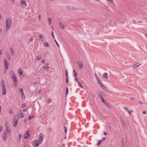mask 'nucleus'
Masks as SVG:
<instances>
[{
    "label": "nucleus",
    "instance_id": "51",
    "mask_svg": "<svg viewBox=\"0 0 147 147\" xmlns=\"http://www.w3.org/2000/svg\"><path fill=\"white\" fill-rule=\"evenodd\" d=\"M51 100L50 99H48L47 100V102L48 103H50L51 102Z\"/></svg>",
    "mask_w": 147,
    "mask_h": 147
},
{
    "label": "nucleus",
    "instance_id": "54",
    "mask_svg": "<svg viewBox=\"0 0 147 147\" xmlns=\"http://www.w3.org/2000/svg\"><path fill=\"white\" fill-rule=\"evenodd\" d=\"M106 138L105 137H103L102 138V140L104 141L106 139Z\"/></svg>",
    "mask_w": 147,
    "mask_h": 147
},
{
    "label": "nucleus",
    "instance_id": "49",
    "mask_svg": "<svg viewBox=\"0 0 147 147\" xmlns=\"http://www.w3.org/2000/svg\"><path fill=\"white\" fill-rule=\"evenodd\" d=\"M26 106V105L25 104H23L22 105V108H24Z\"/></svg>",
    "mask_w": 147,
    "mask_h": 147
},
{
    "label": "nucleus",
    "instance_id": "56",
    "mask_svg": "<svg viewBox=\"0 0 147 147\" xmlns=\"http://www.w3.org/2000/svg\"><path fill=\"white\" fill-rule=\"evenodd\" d=\"M45 60L44 59H43L41 61V62L42 63H45Z\"/></svg>",
    "mask_w": 147,
    "mask_h": 147
},
{
    "label": "nucleus",
    "instance_id": "62",
    "mask_svg": "<svg viewBox=\"0 0 147 147\" xmlns=\"http://www.w3.org/2000/svg\"><path fill=\"white\" fill-rule=\"evenodd\" d=\"M104 134L105 135H106L107 134V133L106 132H104Z\"/></svg>",
    "mask_w": 147,
    "mask_h": 147
},
{
    "label": "nucleus",
    "instance_id": "63",
    "mask_svg": "<svg viewBox=\"0 0 147 147\" xmlns=\"http://www.w3.org/2000/svg\"><path fill=\"white\" fill-rule=\"evenodd\" d=\"M2 54V52L1 50H0V55Z\"/></svg>",
    "mask_w": 147,
    "mask_h": 147
},
{
    "label": "nucleus",
    "instance_id": "21",
    "mask_svg": "<svg viewBox=\"0 0 147 147\" xmlns=\"http://www.w3.org/2000/svg\"><path fill=\"white\" fill-rule=\"evenodd\" d=\"M6 129L7 131H8L9 132V134H11V129L9 128L7 126L6 127Z\"/></svg>",
    "mask_w": 147,
    "mask_h": 147
},
{
    "label": "nucleus",
    "instance_id": "27",
    "mask_svg": "<svg viewBox=\"0 0 147 147\" xmlns=\"http://www.w3.org/2000/svg\"><path fill=\"white\" fill-rule=\"evenodd\" d=\"M10 74L11 75V76H14L15 75V74L13 71H11L10 72Z\"/></svg>",
    "mask_w": 147,
    "mask_h": 147
},
{
    "label": "nucleus",
    "instance_id": "33",
    "mask_svg": "<svg viewBox=\"0 0 147 147\" xmlns=\"http://www.w3.org/2000/svg\"><path fill=\"white\" fill-rule=\"evenodd\" d=\"M74 80L77 83L79 82L78 79L77 78H75Z\"/></svg>",
    "mask_w": 147,
    "mask_h": 147
},
{
    "label": "nucleus",
    "instance_id": "36",
    "mask_svg": "<svg viewBox=\"0 0 147 147\" xmlns=\"http://www.w3.org/2000/svg\"><path fill=\"white\" fill-rule=\"evenodd\" d=\"M34 115H32V116L31 115H30L29 116V118H28V119L29 120H30L33 117Z\"/></svg>",
    "mask_w": 147,
    "mask_h": 147
},
{
    "label": "nucleus",
    "instance_id": "55",
    "mask_svg": "<svg viewBox=\"0 0 147 147\" xmlns=\"http://www.w3.org/2000/svg\"><path fill=\"white\" fill-rule=\"evenodd\" d=\"M139 104H143V102L141 101H139Z\"/></svg>",
    "mask_w": 147,
    "mask_h": 147
},
{
    "label": "nucleus",
    "instance_id": "64",
    "mask_svg": "<svg viewBox=\"0 0 147 147\" xmlns=\"http://www.w3.org/2000/svg\"><path fill=\"white\" fill-rule=\"evenodd\" d=\"M145 36H146V38H147V34H146V33H145Z\"/></svg>",
    "mask_w": 147,
    "mask_h": 147
},
{
    "label": "nucleus",
    "instance_id": "23",
    "mask_svg": "<svg viewBox=\"0 0 147 147\" xmlns=\"http://www.w3.org/2000/svg\"><path fill=\"white\" fill-rule=\"evenodd\" d=\"M42 58V57L41 55H39L37 56L36 57V60H38Z\"/></svg>",
    "mask_w": 147,
    "mask_h": 147
},
{
    "label": "nucleus",
    "instance_id": "1",
    "mask_svg": "<svg viewBox=\"0 0 147 147\" xmlns=\"http://www.w3.org/2000/svg\"><path fill=\"white\" fill-rule=\"evenodd\" d=\"M5 29L6 31L7 32L11 28V20L9 18H7L5 21Z\"/></svg>",
    "mask_w": 147,
    "mask_h": 147
},
{
    "label": "nucleus",
    "instance_id": "14",
    "mask_svg": "<svg viewBox=\"0 0 147 147\" xmlns=\"http://www.w3.org/2000/svg\"><path fill=\"white\" fill-rule=\"evenodd\" d=\"M59 24L60 28L62 29H63L65 28V26L63 24H62L61 22H59Z\"/></svg>",
    "mask_w": 147,
    "mask_h": 147
},
{
    "label": "nucleus",
    "instance_id": "15",
    "mask_svg": "<svg viewBox=\"0 0 147 147\" xmlns=\"http://www.w3.org/2000/svg\"><path fill=\"white\" fill-rule=\"evenodd\" d=\"M6 88L2 89V93L3 95H4L6 94Z\"/></svg>",
    "mask_w": 147,
    "mask_h": 147
},
{
    "label": "nucleus",
    "instance_id": "26",
    "mask_svg": "<svg viewBox=\"0 0 147 147\" xmlns=\"http://www.w3.org/2000/svg\"><path fill=\"white\" fill-rule=\"evenodd\" d=\"M21 136H22L20 134L19 135V138H18V141L19 142V143H20V139L21 138Z\"/></svg>",
    "mask_w": 147,
    "mask_h": 147
},
{
    "label": "nucleus",
    "instance_id": "29",
    "mask_svg": "<svg viewBox=\"0 0 147 147\" xmlns=\"http://www.w3.org/2000/svg\"><path fill=\"white\" fill-rule=\"evenodd\" d=\"M17 80L14 81V86L15 87H16L17 86Z\"/></svg>",
    "mask_w": 147,
    "mask_h": 147
},
{
    "label": "nucleus",
    "instance_id": "25",
    "mask_svg": "<svg viewBox=\"0 0 147 147\" xmlns=\"http://www.w3.org/2000/svg\"><path fill=\"white\" fill-rule=\"evenodd\" d=\"M107 107H108L110 109L111 108V107L110 106L108 103L106 102H105V103H104Z\"/></svg>",
    "mask_w": 147,
    "mask_h": 147
},
{
    "label": "nucleus",
    "instance_id": "24",
    "mask_svg": "<svg viewBox=\"0 0 147 147\" xmlns=\"http://www.w3.org/2000/svg\"><path fill=\"white\" fill-rule=\"evenodd\" d=\"M6 55L7 56V58L9 60H10L11 58L9 53H6Z\"/></svg>",
    "mask_w": 147,
    "mask_h": 147
},
{
    "label": "nucleus",
    "instance_id": "59",
    "mask_svg": "<svg viewBox=\"0 0 147 147\" xmlns=\"http://www.w3.org/2000/svg\"><path fill=\"white\" fill-rule=\"evenodd\" d=\"M33 40V39L32 38H31L30 39V42L32 41Z\"/></svg>",
    "mask_w": 147,
    "mask_h": 147
},
{
    "label": "nucleus",
    "instance_id": "9",
    "mask_svg": "<svg viewBox=\"0 0 147 147\" xmlns=\"http://www.w3.org/2000/svg\"><path fill=\"white\" fill-rule=\"evenodd\" d=\"M29 135L28 130H27L26 131V133H25L24 135V139H27Z\"/></svg>",
    "mask_w": 147,
    "mask_h": 147
},
{
    "label": "nucleus",
    "instance_id": "34",
    "mask_svg": "<svg viewBox=\"0 0 147 147\" xmlns=\"http://www.w3.org/2000/svg\"><path fill=\"white\" fill-rule=\"evenodd\" d=\"M78 83V84H79V85L80 86V87L81 88H83V86L82 85L81 82H79Z\"/></svg>",
    "mask_w": 147,
    "mask_h": 147
},
{
    "label": "nucleus",
    "instance_id": "8",
    "mask_svg": "<svg viewBox=\"0 0 147 147\" xmlns=\"http://www.w3.org/2000/svg\"><path fill=\"white\" fill-rule=\"evenodd\" d=\"M1 86L2 89L6 88L4 82L3 80H2L1 83Z\"/></svg>",
    "mask_w": 147,
    "mask_h": 147
},
{
    "label": "nucleus",
    "instance_id": "32",
    "mask_svg": "<svg viewBox=\"0 0 147 147\" xmlns=\"http://www.w3.org/2000/svg\"><path fill=\"white\" fill-rule=\"evenodd\" d=\"M20 115H19V117L21 118H22L24 117V116L23 115V113L22 112H20Z\"/></svg>",
    "mask_w": 147,
    "mask_h": 147
},
{
    "label": "nucleus",
    "instance_id": "13",
    "mask_svg": "<svg viewBox=\"0 0 147 147\" xmlns=\"http://www.w3.org/2000/svg\"><path fill=\"white\" fill-rule=\"evenodd\" d=\"M20 90L21 92V93L22 95V98H25V96L23 92V90L22 88H20L19 90Z\"/></svg>",
    "mask_w": 147,
    "mask_h": 147
},
{
    "label": "nucleus",
    "instance_id": "16",
    "mask_svg": "<svg viewBox=\"0 0 147 147\" xmlns=\"http://www.w3.org/2000/svg\"><path fill=\"white\" fill-rule=\"evenodd\" d=\"M108 74L107 73H105L103 75V76L106 79H108Z\"/></svg>",
    "mask_w": 147,
    "mask_h": 147
},
{
    "label": "nucleus",
    "instance_id": "45",
    "mask_svg": "<svg viewBox=\"0 0 147 147\" xmlns=\"http://www.w3.org/2000/svg\"><path fill=\"white\" fill-rule=\"evenodd\" d=\"M99 96L101 100H102V99H104L102 96H101L100 94H99Z\"/></svg>",
    "mask_w": 147,
    "mask_h": 147
},
{
    "label": "nucleus",
    "instance_id": "3",
    "mask_svg": "<svg viewBox=\"0 0 147 147\" xmlns=\"http://www.w3.org/2000/svg\"><path fill=\"white\" fill-rule=\"evenodd\" d=\"M97 82L98 84L103 90L105 91L107 90V88L102 84L100 80L97 81Z\"/></svg>",
    "mask_w": 147,
    "mask_h": 147
},
{
    "label": "nucleus",
    "instance_id": "30",
    "mask_svg": "<svg viewBox=\"0 0 147 147\" xmlns=\"http://www.w3.org/2000/svg\"><path fill=\"white\" fill-rule=\"evenodd\" d=\"M102 142V140H99L98 142L97 143V146H98L99 145H100V144Z\"/></svg>",
    "mask_w": 147,
    "mask_h": 147
},
{
    "label": "nucleus",
    "instance_id": "31",
    "mask_svg": "<svg viewBox=\"0 0 147 147\" xmlns=\"http://www.w3.org/2000/svg\"><path fill=\"white\" fill-rule=\"evenodd\" d=\"M42 68L43 69L47 70L49 68V67H48V66L45 67V66H43L42 67Z\"/></svg>",
    "mask_w": 147,
    "mask_h": 147
},
{
    "label": "nucleus",
    "instance_id": "42",
    "mask_svg": "<svg viewBox=\"0 0 147 147\" xmlns=\"http://www.w3.org/2000/svg\"><path fill=\"white\" fill-rule=\"evenodd\" d=\"M77 74L76 72L74 73V78H76V77L77 76Z\"/></svg>",
    "mask_w": 147,
    "mask_h": 147
},
{
    "label": "nucleus",
    "instance_id": "58",
    "mask_svg": "<svg viewBox=\"0 0 147 147\" xmlns=\"http://www.w3.org/2000/svg\"><path fill=\"white\" fill-rule=\"evenodd\" d=\"M66 82L67 83H68V79H67V78L66 79Z\"/></svg>",
    "mask_w": 147,
    "mask_h": 147
},
{
    "label": "nucleus",
    "instance_id": "61",
    "mask_svg": "<svg viewBox=\"0 0 147 147\" xmlns=\"http://www.w3.org/2000/svg\"><path fill=\"white\" fill-rule=\"evenodd\" d=\"M2 128L1 126V127H0V132H1V131H2Z\"/></svg>",
    "mask_w": 147,
    "mask_h": 147
},
{
    "label": "nucleus",
    "instance_id": "7",
    "mask_svg": "<svg viewBox=\"0 0 147 147\" xmlns=\"http://www.w3.org/2000/svg\"><path fill=\"white\" fill-rule=\"evenodd\" d=\"M32 145L34 147H37L38 146V144H37V141L34 140L32 143Z\"/></svg>",
    "mask_w": 147,
    "mask_h": 147
},
{
    "label": "nucleus",
    "instance_id": "44",
    "mask_svg": "<svg viewBox=\"0 0 147 147\" xmlns=\"http://www.w3.org/2000/svg\"><path fill=\"white\" fill-rule=\"evenodd\" d=\"M124 109L126 111H128V108L127 107H124Z\"/></svg>",
    "mask_w": 147,
    "mask_h": 147
},
{
    "label": "nucleus",
    "instance_id": "6",
    "mask_svg": "<svg viewBox=\"0 0 147 147\" xmlns=\"http://www.w3.org/2000/svg\"><path fill=\"white\" fill-rule=\"evenodd\" d=\"M20 4L22 6L24 5L25 7L27 6V4L25 0H20Z\"/></svg>",
    "mask_w": 147,
    "mask_h": 147
},
{
    "label": "nucleus",
    "instance_id": "11",
    "mask_svg": "<svg viewBox=\"0 0 147 147\" xmlns=\"http://www.w3.org/2000/svg\"><path fill=\"white\" fill-rule=\"evenodd\" d=\"M77 63L79 68L81 69H82L83 66L82 62L80 61H79Z\"/></svg>",
    "mask_w": 147,
    "mask_h": 147
},
{
    "label": "nucleus",
    "instance_id": "47",
    "mask_svg": "<svg viewBox=\"0 0 147 147\" xmlns=\"http://www.w3.org/2000/svg\"><path fill=\"white\" fill-rule=\"evenodd\" d=\"M38 19L40 21L41 20V16L40 15L38 16Z\"/></svg>",
    "mask_w": 147,
    "mask_h": 147
},
{
    "label": "nucleus",
    "instance_id": "53",
    "mask_svg": "<svg viewBox=\"0 0 147 147\" xmlns=\"http://www.w3.org/2000/svg\"><path fill=\"white\" fill-rule=\"evenodd\" d=\"M142 113L144 114H145L146 113V111H142Z\"/></svg>",
    "mask_w": 147,
    "mask_h": 147
},
{
    "label": "nucleus",
    "instance_id": "2",
    "mask_svg": "<svg viewBox=\"0 0 147 147\" xmlns=\"http://www.w3.org/2000/svg\"><path fill=\"white\" fill-rule=\"evenodd\" d=\"M18 120V116L17 114H16L14 117L13 121V126L16 127L17 126L18 124L17 121Z\"/></svg>",
    "mask_w": 147,
    "mask_h": 147
},
{
    "label": "nucleus",
    "instance_id": "20",
    "mask_svg": "<svg viewBox=\"0 0 147 147\" xmlns=\"http://www.w3.org/2000/svg\"><path fill=\"white\" fill-rule=\"evenodd\" d=\"M94 75L96 78V80L97 81H99V80H100V79L99 78L98 75L96 73L94 74Z\"/></svg>",
    "mask_w": 147,
    "mask_h": 147
},
{
    "label": "nucleus",
    "instance_id": "17",
    "mask_svg": "<svg viewBox=\"0 0 147 147\" xmlns=\"http://www.w3.org/2000/svg\"><path fill=\"white\" fill-rule=\"evenodd\" d=\"M139 63H137L136 64L134 65L133 66V68L134 69H136L140 65Z\"/></svg>",
    "mask_w": 147,
    "mask_h": 147
},
{
    "label": "nucleus",
    "instance_id": "40",
    "mask_svg": "<svg viewBox=\"0 0 147 147\" xmlns=\"http://www.w3.org/2000/svg\"><path fill=\"white\" fill-rule=\"evenodd\" d=\"M65 76H66V77L67 78L68 77V74H67V70H66L65 71Z\"/></svg>",
    "mask_w": 147,
    "mask_h": 147
},
{
    "label": "nucleus",
    "instance_id": "46",
    "mask_svg": "<svg viewBox=\"0 0 147 147\" xmlns=\"http://www.w3.org/2000/svg\"><path fill=\"white\" fill-rule=\"evenodd\" d=\"M5 69L6 70H7L8 69V67L9 65H5Z\"/></svg>",
    "mask_w": 147,
    "mask_h": 147
},
{
    "label": "nucleus",
    "instance_id": "52",
    "mask_svg": "<svg viewBox=\"0 0 147 147\" xmlns=\"http://www.w3.org/2000/svg\"><path fill=\"white\" fill-rule=\"evenodd\" d=\"M9 112L10 113H13V111L11 109H10L9 110Z\"/></svg>",
    "mask_w": 147,
    "mask_h": 147
},
{
    "label": "nucleus",
    "instance_id": "38",
    "mask_svg": "<svg viewBox=\"0 0 147 147\" xmlns=\"http://www.w3.org/2000/svg\"><path fill=\"white\" fill-rule=\"evenodd\" d=\"M36 140L37 141V143L38 144V146L40 144H41L42 142H40L39 141H38V140Z\"/></svg>",
    "mask_w": 147,
    "mask_h": 147
},
{
    "label": "nucleus",
    "instance_id": "43",
    "mask_svg": "<svg viewBox=\"0 0 147 147\" xmlns=\"http://www.w3.org/2000/svg\"><path fill=\"white\" fill-rule=\"evenodd\" d=\"M122 123L123 126V127H125V124L124 121H122Z\"/></svg>",
    "mask_w": 147,
    "mask_h": 147
},
{
    "label": "nucleus",
    "instance_id": "37",
    "mask_svg": "<svg viewBox=\"0 0 147 147\" xmlns=\"http://www.w3.org/2000/svg\"><path fill=\"white\" fill-rule=\"evenodd\" d=\"M44 45L46 47H48L49 46V45L48 43L47 42H45L44 43Z\"/></svg>",
    "mask_w": 147,
    "mask_h": 147
},
{
    "label": "nucleus",
    "instance_id": "60",
    "mask_svg": "<svg viewBox=\"0 0 147 147\" xmlns=\"http://www.w3.org/2000/svg\"><path fill=\"white\" fill-rule=\"evenodd\" d=\"M72 9H74V10H76L77 9V8H76V7H73V8H72Z\"/></svg>",
    "mask_w": 147,
    "mask_h": 147
},
{
    "label": "nucleus",
    "instance_id": "10",
    "mask_svg": "<svg viewBox=\"0 0 147 147\" xmlns=\"http://www.w3.org/2000/svg\"><path fill=\"white\" fill-rule=\"evenodd\" d=\"M10 51L11 55L12 56H13L14 55V52L13 48L12 47H11L10 48Z\"/></svg>",
    "mask_w": 147,
    "mask_h": 147
},
{
    "label": "nucleus",
    "instance_id": "28",
    "mask_svg": "<svg viewBox=\"0 0 147 147\" xmlns=\"http://www.w3.org/2000/svg\"><path fill=\"white\" fill-rule=\"evenodd\" d=\"M48 21L50 25L51 22V18H49L48 19Z\"/></svg>",
    "mask_w": 147,
    "mask_h": 147
},
{
    "label": "nucleus",
    "instance_id": "39",
    "mask_svg": "<svg viewBox=\"0 0 147 147\" xmlns=\"http://www.w3.org/2000/svg\"><path fill=\"white\" fill-rule=\"evenodd\" d=\"M55 41L57 45V46H58V47H59V44L57 42V41L55 39Z\"/></svg>",
    "mask_w": 147,
    "mask_h": 147
},
{
    "label": "nucleus",
    "instance_id": "5",
    "mask_svg": "<svg viewBox=\"0 0 147 147\" xmlns=\"http://www.w3.org/2000/svg\"><path fill=\"white\" fill-rule=\"evenodd\" d=\"M7 133L6 131H5L3 136V138L4 141H5L7 139Z\"/></svg>",
    "mask_w": 147,
    "mask_h": 147
},
{
    "label": "nucleus",
    "instance_id": "50",
    "mask_svg": "<svg viewBox=\"0 0 147 147\" xmlns=\"http://www.w3.org/2000/svg\"><path fill=\"white\" fill-rule=\"evenodd\" d=\"M102 101L104 103H105V102H106V101H105V100L104 99H102Z\"/></svg>",
    "mask_w": 147,
    "mask_h": 147
},
{
    "label": "nucleus",
    "instance_id": "22",
    "mask_svg": "<svg viewBox=\"0 0 147 147\" xmlns=\"http://www.w3.org/2000/svg\"><path fill=\"white\" fill-rule=\"evenodd\" d=\"M19 74L20 76L23 75L22 71L20 68L19 69Z\"/></svg>",
    "mask_w": 147,
    "mask_h": 147
},
{
    "label": "nucleus",
    "instance_id": "18",
    "mask_svg": "<svg viewBox=\"0 0 147 147\" xmlns=\"http://www.w3.org/2000/svg\"><path fill=\"white\" fill-rule=\"evenodd\" d=\"M11 77L12 79L13 80V81L17 80L16 76L15 75H14V76H11Z\"/></svg>",
    "mask_w": 147,
    "mask_h": 147
},
{
    "label": "nucleus",
    "instance_id": "4",
    "mask_svg": "<svg viewBox=\"0 0 147 147\" xmlns=\"http://www.w3.org/2000/svg\"><path fill=\"white\" fill-rule=\"evenodd\" d=\"M43 138V135L42 133H40L39 135V137L38 138V141L40 142H42Z\"/></svg>",
    "mask_w": 147,
    "mask_h": 147
},
{
    "label": "nucleus",
    "instance_id": "19",
    "mask_svg": "<svg viewBox=\"0 0 147 147\" xmlns=\"http://www.w3.org/2000/svg\"><path fill=\"white\" fill-rule=\"evenodd\" d=\"M39 41L41 42H42L43 40V37L41 35H39Z\"/></svg>",
    "mask_w": 147,
    "mask_h": 147
},
{
    "label": "nucleus",
    "instance_id": "35",
    "mask_svg": "<svg viewBox=\"0 0 147 147\" xmlns=\"http://www.w3.org/2000/svg\"><path fill=\"white\" fill-rule=\"evenodd\" d=\"M68 88L67 87L66 88V94L67 95L68 94Z\"/></svg>",
    "mask_w": 147,
    "mask_h": 147
},
{
    "label": "nucleus",
    "instance_id": "57",
    "mask_svg": "<svg viewBox=\"0 0 147 147\" xmlns=\"http://www.w3.org/2000/svg\"><path fill=\"white\" fill-rule=\"evenodd\" d=\"M128 113H129V115H130V114H131V111H128Z\"/></svg>",
    "mask_w": 147,
    "mask_h": 147
},
{
    "label": "nucleus",
    "instance_id": "41",
    "mask_svg": "<svg viewBox=\"0 0 147 147\" xmlns=\"http://www.w3.org/2000/svg\"><path fill=\"white\" fill-rule=\"evenodd\" d=\"M51 35H52V37H53V38H55V36H54V33H53V31H52L51 32Z\"/></svg>",
    "mask_w": 147,
    "mask_h": 147
},
{
    "label": "nucleus",
    "instance_id": "48",
    "mask_svg": "<svg viewBox=\"0 0 147 147\" xmlns=\"http://www.w3.org/2000/svg\"><path fill=\"white\" fill-rule=\"evenodd\" d=\"M64 130L65 133L67 132V129L65 126L64 127Z\"/></svg>",
    "mask_w": 147,
    "mask_h": 147
},
{
    "label": "nucleus",
    "instance_id": "12",
    "mask_svg": "<svg viewBox=\"0 0 147 147\" xmlns=\"http://www.w3.org/2000/svg\"><path fill=\"white\" fill-rule=\"evenodd\" d=\"M9 63L7 61L6 59H4V65H9Z\"/></svg>",
    "mask_w": 147,
    "mask_h": 147
}]
</instances>
